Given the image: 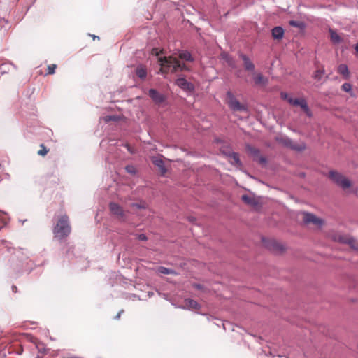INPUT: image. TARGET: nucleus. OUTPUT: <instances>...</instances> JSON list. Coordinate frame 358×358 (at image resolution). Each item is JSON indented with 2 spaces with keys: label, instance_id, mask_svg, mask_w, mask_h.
<instances>
[{
  "label": "nucleus",
  "instance_id": "nucleus-22",
  "mask_svg": "<svg viewBox=\"0 0 358 358\" xmlns=\"http://www.w3.org/2000/svg\"><path fill=\"white\" fill-rule=\"evenodd\" d=\"M179 57L181 59L188 61V62H193L194 58L192 57L191 53L188 51H182L179 53Z\"/></svg>",
  "mask_w": 358,
  "mask_h": 358
},
{
  "label": "nucleus",
  "instance_id": "nucleus-3",
  "mask_svg": "<svg viewBox=\"0 0 358 358\" xmlns=\"http://www.w3.org/2000/svg\"><path fill=\"white\" fill-rule=\"evenodd\" d=\"M328 176L334 183L343 190H346L352 186L351 181L347 177L336 171H330Z\"/></svg>",
  "mask_w": 358,
  "mask_h": 358
},
{
  "label": "nucleus",
  "instance_id": "nucleus-17",
  "mask_svg": "<svg viewBox=\"0 0 358 358\" xmlns=\"http://www.w3.org/2000/svg\"><path fill=\"white\" fill-rule=\"evenodd\" d=\"M338 73L342 75L345 78L348 79L350 77V72L348 66L345 64H341L338 66Z\"/></svg>",
  "mask_w": 358,
  "mask_h": 358
},
{
  "label": "nucleus",
  "instance_id": "nucleus-42",
  "mask_svg": "<svg viewBox=\"0 0 358 358\" xmlns=\"http://www.w3.org/2000/svg\"><path fill=\"white\" fill-rule=\"evenodd\" d=\"M3 357H6V354L4 352L3 355H2ZM0 357H1V355H0Z\"/></svg>",
  "mask_w": 358,
  "mask_h": 358
},
{
  "label": "nucleus",
  "instance_id": "nucleus-10",
  "mask_svg": "<svg viewBox=\"0 0 358 358\" xmlns=\"http://www.w3.org/2000/svg\"><path fill=\"white\" fill-rule=\"evenodd\" d=\"M223 152L226 156L228 157L229 161L231 164H234L237 166H241L242 165L241 160L239 159V155L237 152H231V151H228V152L224 151Z\"/></svg>",
  "mask_w": 358,
  "mask_h": 358
},
{
  "label": "nucleus",
  "instance_id": "nucleus-1",
  "mask_svg": "<svg viewBox=\"0 0 358 358\" xmlns=\"http://www.w3.org/2000/svg\"><path fill=\"white\" fill-rule=\"evenodd\" d=\"M161 65V71L163 73H176L189 71V68L181 63L178 59L173 57H163L159 58Z\"/></svg>",
  "mask_w": 358,
  "mask_h": 358
},
{
  "label": "nucleus",
  "instance_id": "nucleus-6",
  "mask_svg": "<svg viewBox=\"0 0 358 358\" xmlns=\"http://www.w3.org/2000/svg\"><path fill=\"white\" fill-rule=\"evenodd\" d=\"M334 241L348 244L352 248L358 250V242L352 237L342 234H336L334 237Z\"/></svg>",
  "mask_w": 358,
  "mask_h": 358
},
{
  "label": "nucleus",
  "instance_id": "nucleus-39",
  "mask_svg": "<svg viewBox=\"0 0 358 358\" xmlns=\"http://www.w3.org/2000/svg\"><path fill=\"white\" fill-rule=\"evenodd\" d=\"M355 49L357 52H358V43L355 45Z\"/></svg>",
  "mask_w": 358,
  "mask_h": 358
},
{
  "label": "nucleus",
  "instance_id": "nucleus-19",
  "mask_svg": "<svg viewBox=\"0 0 358 358\" xmlns=\"http://www.w3.org/2000/svg\"><path fill=\"white\" fill-rule=\"evenodd\" d=\"M152 162L153 164L157 166V167H159V169H160V171L162 173V175L165 174L166 172V169L164 166V163L163 162L162 159H159V158H155L152 160Z\"/></svg>",
  "mask_w": 358,
  "mask_h": 358
},
{
  "label": "nucleus",
  "instance_id": "nucleus-36",
  "mask_svg": "<svg viewBox=\"0 0 358 358\" xmlns=\"http://www.w3.org/2000/svg\"><path fill=\"white\" fill-rule=\"evenodd\" d=\"M152 54H155L156 55H159V52L157 49H153L152 50Z\"/></svg>",
  "mask_w": 358,
  "mask_h": 358
},
{
  "label": "nucleus",
  "instance_id": "nucleus-23",
  "mask_svg": "<svg viewBox=\"0 0 358 358\" xmlns=\"http://www.w3.org/2000/svg\"><path fill=\"white\" fill-rule=\"evenodd\" d=\"M158 272L164 275H176V272L171 268H168L164 266H159L157 269Z\"/></svg>",
  "mask_w": 358,
  "mask_h": 358
},
{
  "label": "nucleus",
  "instance_id": "nucleus-26",
  "mask_svg": "<svg viewBox=\"0 0 358 358\" xmlns=\"http://www.w3.org/2000/svg\"><path fill=\"white\" fill-rule=\"evenodd\" d=\"M303 221L305 223L313 222V214L312 213H304Z\"/></svg>",
  "mask_w": 358,
  "mask_h": 358
},
{
  "label": "nucleus",
  "instance_id": "nucleus-18",
  "mask_svg": "<svg viewBox=\"0 0 358 358\" xmlns=\"http://www.w3.org/2000/svg\"><path fill=\"white\" fill-rule=\"evenodd\" d=\"M242 201L248 205L255 206L257 205V202L255 199L247 194H244L241 196Z\"/></svg>",
  "mask_w": 358,
  "mask_h": 358
},
{
  "label": "nucleus",
  "instance_id": "nucleus-37",
  "mask_svg": "<svg viewBox=\"0 0 358 358\" xmlns=\"http://www.w3.org/2000/svg\"><path fill=\"white\" fill-rule=\"evenodd\" d=\"M123 312V310H121L120 313H118V314L117 315V316L115 317L116 319H119L120 317V315H121V313Z\"/></svg>",
  "mask_w": 358,
  "mask_h": 358
},
{
  "label": "nucleus",
  "instance_id": "nucleus-16",
  "mask_svg": "<svg viewBox=\"0 0 358 358\" xmlns=\"http://www.w3.org/2000/svg\"><path fill=\"white\" fill-rule=\"evenodd\" d=\"M255 83L258 85H266L268 84V79L265 78L262 73H257L253 77Z\"/></svg>",
  "mask_w": 358,
  "mask_h": 358
},
{
  "label": "nucleus",
  "instance_id": "nucleus-31",
  "mask_svg": "<svg viewBox=\"0 0 358 358\" xmlns=\"http://www.w3.org/2000/svg\"><path fill=\"white\" fill-rule=\"evenodd\" d=\"M137 238H138V240L143 241H146L148 239L147 236L144 234H138Z\"/></svg>",
  "mask_w": 358,
  "mask_h": 358
},
{
  "label": "nucleus",
  "instance_id": "nucleus-13",
  "mask_svg": "<svg viewBox=\"0 0 358 358\" xmlns=\"http://www.w3.org/2000/svg\"><path fill=\"white\" fill-rule=\"evenodd\" d=\"M284 34H285V31H284L283 28L280 26L275 27L271 30L272 37L276 40L282 39L284 36Z\"/></svg>",
  "mask_w": 358,
  "mask_h": 358
},
{
  "label": "nucleus",
  "instance_id": "nucleus-21",
  "mask_svg": "<svg viewBox=\"0 0 358 358\" xmlns=\"http://www.w3.org/2000/svg\"><path fill=\"white\" fill-rule=\"evenodd\" d=\"M331 40L334 44H338L342 42V38L334 30L330 29Z\"/></svg>",
  "mask_w": 358,
  "mask_h": 358
},
{
  "label": "nucleus",
  "instance_id": "nucleus-40",
  "mask_svg": "<svg viewBox=\"0 0 358 358\" xmlns=\"http://www.w3.org/2000/svg\"><path fill=\"white\" fill-rule=\"evenodd\" d=\"M92 37H93V38H94H94H99V36H95V35H93V36H92Z\"/></svg>",
  "mask_w": 358,
  "mask_h": 358
},
{
  "label": "nucleus",
  "instance_id": "nucleus-5",
  "mask_svg": "<svg viewBox=\"0 0 358 358\" xmlns=\"http://www.w3.org/2000/svg\"><path fill=\"white\" fill-rule=\"evenodd\" d=\"M227 103L233 111H248V107L241 103L231 91L226 94Z\"/></svg>",
  "mask_w": 358,
  "mask_h": 358
},
{
  "label": "nucleus",
  "instance_id": "nucleus-7",
  "mask_svg": "<svg viewBox=\"0 0 358 358\" xmlns=\"http://www.w3.org/2000/svg\"><path fill=\"white\" fill-rule=\"evenodd\" d=\"M247 150L248 152L252 155L255 161L262 165H265L267 163L266 158L264 156L260 155V152L258 149L251 146H248Z\"/></svg>",
  "mask_w": 358,
  "mask_h": 358
},
{
  "label": "nucleus",
  "instance_id": "nucleus-38",
  "mask_svg": "<svg viewBox=\"0 0 358 358\" xmlns=\"http://www.w3.org/2000/svg\"><path fill=\"white\" fill-rule=\"evenodd\" d=\"M194 287H196V288H198V289H201V285H198V284H196V285H194Z\"/></svg>",
  "mask_w": 358,
  "mask_h": 358
},
{
  "label": "nucleus",
  "instance_id": "nucleus-35",
  "mask_svg": "<svg viewBox=\"0 0 358 358\" xmlns=\"http://www.w3.org/2000/svg\"><path fill=\"white\" fill-rule=\"evenodd\" d=\"M115 120V117H112V116H107V117H106V121H108V120Z\"/></svg>",
  "mask_w": 358,
  "mask_h": 358
},
{
  "label": "nucleus",
  "instance_id": "nucleus-27",
  "mask_svg": "<svg viewBox=\"0 0 358 358\" xmlns=\"http://www.w3.org/2000/svg\"><path fill=\"white\" fill-rule=\"evenodd\" d=\"M40 147L41 149L38 151V154L41 156L45 155L48 153V150L43 144H41Z\"/></svg>",
  "mask_w": 358,
  "mask_h": 358
},
{
  "label": "nucleus",
  "instance_id": "nucleus-30",
  "mask_svg": "<svg viewBox=\"0 0 358 358\" xmlns=\"http://www.w3.org/2000/svg\"><path fill=\"white\" fill-rule=\"evenodd\" d=\"M225 58H226V61L228 63V64L229 66L234 67V61L233 58L229 55H226Z\"/></svg>",
  "mask_w": 358,
  "mask_h": 358
},
{
  "label": "nucleus",
  "instance_id": "nucleus-4",
  "mask_svg": "<svg viewBox=\"0 0 358 358\" xmlns=\"http://www.w3.org/2000/svg\"><path fill=\"white\" fill-rule=\"evenodd\" d=\"M280 97L287 100L289 103L294 106H299L301 109L308 115H310V110L307 104L306 101L304 99H294L286 92H281Z\"/></svg>",
  "mask_w": 358,
  "mask_h": 358
},
{
  "label": "nucleus",
  "instance_id": "nucleus-29",
  "mask_svg": "<svg viewBox=\"0 0 358 358\" xmlns=\"http://www.w3.org/2000/svg\"><path fill=\"white\" fill-rule=\"evenodd\" d=\"M324 224V220L315 216V225L321 227Z\"/></svg>",
  "mask_w": 358,
  "mask_h": 358
},
{
  "label": "nucleus",
  "instance_id": "nucleus-15",
  "mask_svg": "<svg viewBox=\"0 0 358 358\" xmlns=\"http://www.w3.org/2000/svg\"><path fill=\"white\" fill-rule=\"evenodd\" d=\"M285 144L287 146L290 147L292 149L298 151H301L305 149V145L303 144L297 145L289 138H287L285 141Z\"/></svg>",
  "mask_w": 358,
  "mask_h": 358
},
{
  "label": "nucleus",
  "instance_id": "nucleus-25",
  "mask_svg": "<svg viewBox=\"0 0 358 358\" xmlns=\"http://www.w3.org/2000/svg\"><path fill=\"white\" fill-rule=\"evenodd\" d=\"M289 25L302 29L304 27V24L301 21L290 20L289 22Z\"/></svg>",
  "mask_w": 358,
  "mask_h": 358
},
{
  "label": "nucleus",
  "instance_id": "nucleus-9",
  "mask_svg": "<svg viewBox=\"0 0 358 358\" xmlns=\"http://www.w3.org/2000/svg\"><path fill=\"white\" fill-rule=\"evenodd\" d=\"M239 57L243 60V66L245 71L253 72L255 71V64L250 60L248 55L242 52L238 53Z\"/></svg>",
  "mask_w": 358,
  "mask_h": 358
},
{
  "label": "nucleus",
  "instance_id": "nucleus-20",
  "mask_svg": "<svg viewBox=\"0 0 358 358\" xmlns=\"http://www.w3.org/2000/svg\"><path fill=\"white\" fill-rule=\"evenodd\" d=\"M185 306L189 309H199L200 308V305L194 300L191 299H187L185 300Z\"/></svg>",
  "mask_w": 358,
  "mask_h": 358
},
{
  "label": "nucleus",
  "instance_id": "nucleus-8",
  "mask_svg": "<svg viewBox=\"0 0 358 358\" xmlns=\"http://www.w3.org/2000/svg\"><path fill=\"white\" fill-rule=\"evenodd\" d=\"M176 85L180 87L181 89L187 91V92H193L194 90V86L190 82H188L184 78H178L176 80Z\"/></svg>",
  "mask_w": 358,
  "mask_h": 358
},
{
  "label": "nucleus",
  "instance_id": "nucleus-12",
  "mask_svg": "<svg viewBox=\"0 0 358 358\" xmlns=\"http://www.w3.org/2000/svg\"><path fill=\"white\" fill-rule=\"evenodd\" d=\"M110 210L113 215H115L120 217H123L124 211L122 207L116 203L111 202L109 205Z\"/></svg>",
  "mask_w": 358,
  "mask_h": 358
},
{
  "label": "nucleus",
  "instance_id": "nucleus-32",
  "mask_svg": "<svg viewBox=\"0 0 358 358\" xmlns=\"http://www.w3.org/2000/svg\"><path fill=\"white\" fill-rule=\"evenodd\" d=\"M324 74V71H320V70H317L315 72V75H314V77L315 78L316 77H320L321 78V75Z\"/></svg>",
  "mask_w": 358,
  "mask_h": 358
},
{
  "label": "nucleus",
  "instance_id": "nucleus-34",
  "mask_svg": "<svg viewBox=\"0 0 358 358\" xmlns=\"http://www.w3.org/2000/svg\"><path fill=\"white\" fill-rule=\"evenodd\" d=\"M12 291H13V292H15H15H17V287H16L15 285H13V286H12Z\"/></svg>",
  "mask_w": 358,
  "mask_h": 358
},
{
  "label": "nucleus",
  "instance_id": "nucleus-41",
  "mask_svg": "<svg viewBox=\"0 0 358 358\" xmlns=\"http://www.w3.org/2000/svg\"><path fill=\"white\" fill-rule=\"evenodd\" d=\"M134 206H136V207L138 208H141V206L138 205V204H134Z\"/></svg>",
  "mask_w": 358,
  "mask_h": 358
},
{
  "label": "nucleus",
  "instance_id": "nucleus-33",
  "mask_svg": "<svg viewBox=\"0 0 358 358\" xmlns=\"http://www.w3.org/2000/svg\"><path fill=\"white\" fill-rule=\"evenodd\" d=\"M126 170H127L129 173H133V172H134V167H133V166H127L126 167Z\"/></svg>",
  "mask_w": 358,
  "mask_h": 358
},
{
  "label": "nucleus",
  "instance_id": "nucleus-2",
  "mask_svg": "<svg viewBox=\"0 0 358 358\" xmlns=\"http://www.w3.org/2000/svg\"><path fill=\"white\" fill-rule=\"evenodd\" d=\"M71 231L69 217L66 215H62L54 227L53 234L56 238L62 240L67 237Z\"/></svg>",
  "mask_w": 358,
  "mask_h": 358
},
{
  "label": "nucleus",
  "instance_id": "nucleus-28",
  "mask_svg": "<svg viewBox=\"0 0 358 358\" xmlns=\"http://www.w3.org/2000/svg\"><path fill=\"white\" fill-rule=\"evenodd\" d=\"M57 67L56 64H51L48 66V74H53L55 73V69Z\"/></svg>",
  "mask_w": 358,
  "mask_h": 358
},
{
  "label": "nucleus",
  "instance_id": "nucleus-14",
  "mask_svg": "<svg viewBox=\"0 0 358 358\" xmlns=\"http://www.w3.org/2000/svg\"><path fill=\"white\" fill-rule=\"evenodd\" d=\"M136 74L139 78L142 80L145 79L147 77L146 67L143 64H139L136 69Z\"/></svg>",
  "mask_w": 358,
  "mask_h": 358
},
{
  "label": "nucleus",
  "instance_id": "nucleus-24",
  "mask_svg": "<svg viewBox=\"0 0 358 358\" xmlns=\"http://www.w3.org/2000/svg\"><path fill=\"white\" fill-rule=\"evenodd\" d=\"M342 90L344 92L350 93L351 96H354L353 92L352 91V85L349 83H345L341 86Z\"/></svg>",
  "mask_w": 358,
  "mask_h": 358
},
{
  "label": "nucleus",
  "instance_id": "nucleus-11",
  "mask_svg": "<svg viewBox=\"0 0 358 358\" xmlns=\"http://www.w3.org/2000/svg\"><path fill=\"white\" fill-rule=\"evenodd\" d=\"M148 94L156 103H161L164 101V95L155 89H150Z\"/></svg>",
  "mask_w": 358,
  "mask_h": 358
}]
</instances>
